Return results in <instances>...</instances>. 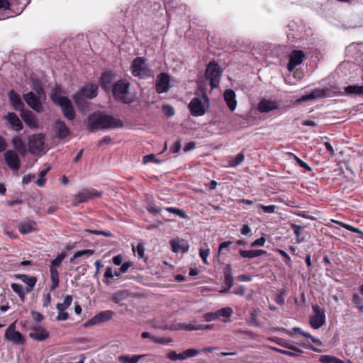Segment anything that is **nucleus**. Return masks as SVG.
I'll return each instance as SVG.
<instances>
[{
  "label": "nucleus",
  "instance_id": "f257e3e1",
  "mask_svg": "<svg viewBox=\"0 0 363 363\" xmlns=\"http://www.w3.org/2000/svg\"><path fill=\"white\" fill-rule=\"evenodd\" d=\"M84 125L86 129L92 133L101 130L121 128L124 125L121 120L100 111L89 114L84 121Z\"/></svg>",
  "mask_w": 363,
  "mask_h": 363
},
{
  "label": "nucleus",
  "instance_id": "f03ea898",
  "mask_svg": "<svg viewBox=\"0 0 363 363\" xmlns=\"http://www.w3.org/2000/svg\"><path fill=\"white\" fill-rule=\"evenodd\" d=\"M201 94L196 92V96L194 97L188 105L191 116L194 117L203 116L208 110L210 106L209 99L203 89L199 88Z\"/></svg>",
  "mask_w": 363,
  "mask_h": 363
},
{
  "label": "nucleus",
  "instance_id": "7ed1b4c3",
  "mask_svg": "<svg viewBox=\"0 0 363 363\" xmlns=\"http://www.w3.org/2000/svg\"><path fill=\"white\" fill-rule=\"evenodd\" d=\"M130 69L132 74L140 79L154 77L153 70L148 66L147 60L143 57H137L133 60Z\"/></svg>",
  "mask_w": 363,
  "mask_h": 363
},
{
  "label": "nucleus",
  "instance_id": "20e7f679",
  "mask_svg": "<svg viewBox=\"0 0 363 363\" xmlns=\"http://www.w3.org/2000/svg\"><path fill=\"white\" fill-rule=\"evenodd\" d=\"M223 68L215 61H211L206 67L205 77L209 82L211 89L219 88Z\"/></svg>",
  "mask_w": 363,
  "mask_h": 363
},
{
  "label": "nucleus",
  "instance_id": "39448f33",
  "mask_svg": "<svg viewBox=\"0 0 363 363\" xmlns=\"http://www.w3.org/2000/svg\"><path fill=\"white\" fill-rule=\"evenodd\" d=\"M130 84L125 79L117 81L112 87V94L114 99L125 104H129L132 101L127 97Z\"/></svg>",
  "mask_w": 363,
  "mask_h": 363
},
{
  "label": "nucleus",
  "instance_id": "423d86ee",
  "mask_svg": "<svg viewBox=\"0 0 363 363\" xmlns=\"http://www.w3.org/2000/svg\"><path fill=\"white\" fill-rule=\"evenodd\" d=\"M99 86L97 84L90 83L84 85L77 94L73 96L74 101H84V98L91 99L96 96Z\"/></svg>",
  "mask_w": 363,
  "mask_h": 363
},
{
  "label": "nucleus",
  "instance_id": "0eeeda50",
  "mask_svg": "<svg viewBox=\"0 0 363 363\" xmlns=\"http://www.w3.org/2000/svg\"><path fill=\"white\" fill-rule=\"evenodd\" d=\"M313 314L309 317V323L314 329H318L325 323V311L318 304L312 306Z\"/></svg>",
  "mask_w": 363,
  "mask_h": 363
},
{
  "label": "nucleus",
  "instance_id": "6e6552de",
  "mask_svg": "<svg viewBox=\"0 0 363 363\" xmlns=\"http://www.w3.org/2000/svg\"><path fill=\"white\" fill-rule=\"evenodd\" d=\"M60 106L63 116L69 121L75 118L76 113L72 102L67 96H59L56 101Z\"/></svg>",
  "mask_w": 363,
  "mask_h": 363
},
{
  "label": "nucleus",
  "instance_id": "1a4fd4ad",
  "mask_svg": "<svg viewBox=\"0 0 363 363\" xmlns=\"http://www.w3.org/2000/svg\"><path fill=\"white\" fill-rule=\"evenodd\" d=\"M28 330H30L29 337L35 341L43 342L50 337L48 330L39 324H31Z\"/></svg>",
  "mask_w": 363,
  "mask_h": 363
},
{
  "label": "nucleus",
  "instance_id": "9d476101",
  "mask_svg": "<svg viewBox=\"0 0 363 363\" xmlns=\"http://www.w3.org/2000/svg\"><path fill=\"white\" fill-rule=\"evenodd\" d=\"M4 337L6 340L11 342L14 345H23L26 343L24 336L16 330V322L12 323L6 330Z\"/></svg>",
  "mask_w": 363,
  "mask_h": 363
},
{
  "label": "nucleus",
  "instance_id": "9b49d317",
  "mask_svg": "<svg viewBox=\"0 0 363 363\" xmlns=\"http://www.w3.org/2000/svg\"><path fill=\"white\" fill-rule=\"evenodd\" d=\"M45 137L42 133L33 134L28 140V149L32 155H38L43 150Z\"/></svg>",
  "mask_w": 363,
  "mask_h": 363
},
{
  "label": "nucleus",
  "instance_id": "f8f14e48",
  "mask_svg": "<svg viewBox=\"0 0 363 363\" xmlns=\"http://www.w3.org/2000/svg\"><path fill=\"white\" fill-rule=\"evenodd\" d=\"M101 195V192L96 189H85L75 195L72 203L74 206H78L79 203L86 202L93 198H99Z\"/></svg>",
  "mask_w": 363,
  "mask_h": 363
},
{
  "label": "nucleus",
  "instance_id": "ddd939ff",
  "mask_svg": "<svg viewBox=\"0 0 363 363\" xmlns=\"http://www.w3.org/2000/svg\"><path fill=\"white\" fill-rule=\"evenodd\" d=\"M114 315L115 313L111 310L101 311L100 313L96 314L90 320L86 321L84 325L85 328H87L91 325H99L110 320Z\"/></svg>",
  "mask_w": 363,
  "mask_h": 363
},
{
  "label": "nucleus",
  "instance_id": "4468645a",
  "mask_svg": "<svg viewBox=\"0 0 363 363\" xmlns=\"http://www.w3.org/2000/svg\"><path fill=\"white\" fill-rule=\"evenodd\" d=\"M155 90L158 94L167 92L169 89V75L162 72L157 77Z\"/></svg>",
  "mask_w": 363,
  "mask_h": 363
},
{
  "label": "nucleus",
  "instance_id": "2eb2a0df",
  "mask_svg": "<svg viewBox=\"0 0 363 363\" xmlns=\"http://www.w3.org/2000/svg\"><path fill=\"white\" fill-rule=\"evenodd\" d=\"M4 160L6 164L14 171H17L21 167V160L19 156L14 150H7L4 153Z\"/></svg>",
  "mask_w": 363,
  "mask_h": 363
},
{
  "label": "nucleus",
  "instance_id": "dca6fc26",
  "mask_svg": "<svg viewBox=\"0 0 363 363\" xmlns=\"http://www.w3.org/2000/svg\"><path fill=\"white\" fill-rule=\"evenodd\" d=\"M23 99L26 104L38 113L43 111V106L40 97L37 96L33 91L23 94Z\"/></svg>",
  "mask_w": 363,
  "mask_h": 363
},
{
  "label": "nucleus",
  "instance_id": "f3484780",
  "mask_svg": "<svg viewBox=\"0 0 363 363\" xmlns=\"http://www.w3.org/2000/svg\"><path fill=\"white\" fill-rule=\"evenodd\" d=\"M305 58L304 52L302 50H293L289 55V60L287 65V69L292 72L294 69L301 65Z\"/></svg>",
  "mask_w": 363,
  "mask_h": 363
},
{
  "label": "nucleus",
  "instance_id": "a211bd4d",
  "mask_svg": "<svg viewBox=\"0 0 363 363\" xmlns=\"http://www.w3.org/2000/svg\"><path fill=\"white\" fill-rule=\"evenodd\" d=\"M53 128L55 132V136L58 139H64L70 134L69 128L66 125L65 123L60 119L55 121Z\"/></svg>",
  "mask_w": 363,
  "mask_h": 363
},
{
  "label": "nucleus",
  "instance_id": "6ab92c4d",
  "mask_svg": "<svg viewBox=\"0 0 363 363\" xmlns=\"http://www.w3.org/2000/svg\"><path fill=\"white\" fill-rule=\"evenodd\" d=\"M278 108L279 104L276 101L266 99H262L257 105V110L262 113H267Z\"/></svg>",
  "mask_w": 363,
  "mask_h": 363
},
{
  "label": "nucleus",
  "instance_id": "aec40b11",
  "mask_svg": "<svg viewBox=\"0 0 363 363\" xmlns=\"http://www.w3.org/2000/svg\"><path fill=\"white\" fill-rule=\"evenodd\" d=\"M18 231L21 234H28L38 230L37 223L32 220L21 222L18 226Z\"/></svg>",
  "mask_w": 363,
  "mask_h": 363
},
{
  "label": "nucleus",
  "instance_id": "412c9836",
  "mask_svg": "<svg viewBox=\"0 0 363 363\" xmlns=\"http://www.w3.org/2000/svg\"><path fill=\"white\" fill-rule=\"evenodd\" d=\"M224 284L225 288L221 291L222 293H227L233 285V277L232 273V267L230 264H227L223 268Z\"/></svg>",
  "mask_w": 363,
  "mask_h": 363
},
{
  "label": "nucleus",
  "instance_id": "4be33fe9",
  "mask_svg": "<svg viewBox=\"0 0 363 363\" xmlns=\"http://www.w3.org/2000/svg\"><path fill=\"white\" fill-rule=\"evenodd\" d=\"M4 118L8 121L12 130L19 132L23 129V123L15 113L9 112Z\"/></svg>",
  "mask_w": 363,
  "mask_h": 363
},
{
  "label": "nucleus",
  "instance_id": "5701e85b",
  "mask_svg": "<svg viewBox=\"0 0 363 363\" xmlns=\"http://www.w3.org/2000/svg\"><path fill=\"white\" fill-rule=\"evenodd\" d=\"M21 117L26 124L31 129H35L38 127L37 118L31 111H22L21 112Z\"/></svg>",
  "mask_w": 363,
  "mask_h": 363
},
{
  "label": "nucleus",
  "instance_id": "b1692460",
  "mask_svg": "<svg viewBox=\"0 0 363 363\" xmlns=\"http://www.w3.org/2000/svg\"><path fill=\"white\" fill-rule=\"evenodd\" d=\"M328 91V89H315L313 91H311L310 94L303 95L298 99H297V103H301L303 101H309V100H313L315 99H320L323 98L326 96V93Z\"/></svg>",
  "mask_w": 363,
  "mask_h": 363
},
{
  "label": "nucleus",
  "instance_id": "393cba45",
  "mask_svg": "<svg viewBox=\"0 0 363 363\" xmlns=\"http://www.w3.org/2000/svg\"><path fill=\"white\" fill-rule=\"evenodd\" d=\"M113 77L114 74L111 71H106L102 73L100 78V85L105 91H110Z\"/></svg>",
  "mask_w": 363,
  "mask_h": 363
},
{
  "label": "nucleus",
  "instance_id": "a878e982",
  "mask_svg": "<svg viewBox=\"0 0 363 363\" xmlns=\"http://www.w3.org/2000/svg\"><path fill=\"white\" fill-rule=\"evenodd\" d=\"M9 100L13 108L21 112L23 111L24 104L21 101L19 94H18L14 90H11L8 94Z\"/></svg>",
  "mask_w": 363,
  "mask_h": 363
},
{
  "label": "nucleus",
  "instance_id": "bb28decb",
  "mask_svg": "<svg viewBox=\"0 0 363 363\" xmlns=\"http://www.w3.org/2000/svg\"><path fill=\"white\" fill-rule=\"evenodd\" d=\"M235 93L233 89H226L224 91V100L230 111H234L237 106V101L235 99Z\"/></svg>",
  "mask_w": 363,
  "mask_h": 363
},
{
  "label": "nucleus",
  "instance_id": "cd10ccee",
  "mask_svg": "<svg viewBox=\"0 0 363 363\" xmlns=\"http://www.w3.org/2000/svg\"><path fill=\"white\" fill-rule=\"evenodd\" d=\"M173 252H187L189 245L184 240H172L170 242Z\"/></svg>",
  "mask_w": 363,
  "mask_h": 363
},
{
  "label": "nucleus",
  "instance_id": "c85d7f7f",
  "mask_svg": "<svg viewBox=\"0 0 363 363\" xmlns=\"http://www.w3.org/2000/svg\"><path fill=\"white\" fill-rule=\"evenodd\" d=\"M146 356L147 354H135L132 356L122 354L118 357V360L121 363H138L140 359Z\"/></svg>",
  "mask_w": 363,
  "mask_h": 363
},
{
  "label": "nucleus",
  "instance_id": "c756f323",
  "mask_svg": "<svg viewBox=\"0 0 363 363\" xmlns=\"http://www.w3.org/2000/svg\"><path fill=\"white\" fill-rule=\"evenodd\" d=\"M16 277L26 284L30 288L26 290L28 293L35 285L37 279L34 277H29L26 274H16Z\"/></svg>",
  "mask_w": 363,
  "mask_h": 363
},
{
  "label": "nucleus",
  "instance_id": "7c9ffc66",
  "mask_svg": "<svg viewBox=\"0 0 363 363\" xmlns=\"http://www.w3.org/2000/svg\"><path fill=\"white\" fill-rule=\"evenodd\" d=\"M352 303L354 308H356L359 312H363V298L357 293H354L351 298Z\"/></svg>",
  "mask_w": 363,
  "mask_h": 363
},
{
  "label": "nucleus",
  "instance_id": "2f4dec72",
  "mask_svg": "<svg viewBox=\"0 0 363 363\" xmlns=\"http://www.w3.org/2000/svg\"><path fill=\"white\" fill-rule=\"evenodd\" d=\"M344 89L347 94L363 96V85L362 86H359L357 84L350 85V86H345L344 88Z\"/></svg>",
  "mask_w": 363,
  "mask_h": 363
},
{
  "label": "nucleus",
  "instance_id": "473e14b6",
  "mask_svg": "<svg viewBox=\"0 0 363 363\" xmlns=\"http://www.w3.org/2000/svg\"><path fill=\"white\" fill-rule=\"evenodd\" d=\"M274 342L277 345H279V346H281L282 347H284V348H286L288 350H292V351H295L296 352H303V350H301V349L298 348L297 347H296L294 345H292L289 344L284 339L277 337L276 340H274Z\"/></svg>",
  "mask_w": 363,
  "mask_h": 363
},
{
  "label": "nucleus",
  "instance_id": "72a5a7b5",
  "mask_svg": "<svg viewBox=\"0 0 363 363\" xmlns=\"http://www.w3.org/2000/svg\"><path fill=\"white\" fill-rule=\"evenodd\" d=\"M12 145L15 150L20 153H24L26 151V147L22 139L19 136L14 137L11 140Z\"/></svg>",
  "mask_w": 363,
  "mask_h": 363
},
{
  "label": "nucleus",
  "instance_id": "f704fd0d",
  "mask_svg": "<svg viewBox=\"0 0 363 363\" xmlns=\"http://www.w3.org/2000/svg\"><path fill=\"white\" fill-rule=\"evenodd\" d=\"M50 279L52 281V284L50 286V291L55 290L59 286V272L57 269H50Z\"/></svg>",
  "mask_w": 363,
  "mask_h": 363
},
{
  "label": "nucleus",
  "instance_id": "c9c22d12",
  "mask_svg": "<svg viewBox=\"0 0 363 363\" xmlns=\"http://www.w3.org/2000/svg\"><path fill=\"white\" fill-rule=\"evenodd\" d=\"M11 287L13 289V291L18 295L21 300L22 301H24L26 298V294L27 292H25L23 286L20 284L13 283L11 284Z\"/></svg>",
  "mask_w": 363,
  "mask_h": 363
},
{
  "label": "nucleus",
  "instance_id": "e433bc0d",
  "mask_svg": "<svg viewBox=\"0 0 363 363\" xmlns=\"http://www.w3.org/2000/svg\"><path fill=\"white\" fill-rule=\"evenodd\" d=\"M67 255L65 252H62L59 254L57 257L51 261V264L50 266V269L52 268L54 269H57V267H59L63 259L66 257Z\"/></svg>",
  "mask_w": 363,
  "mask_h": 363
},
{
  "label": "nucleus",
  "instance_id": "4c0bfd02",
  "mask_svg": "<svg viewBox=\"0 0 363 363\" xmlns=\"http://www.w3.org/2000/svg\"><path fill=\"white\" fill-rule=\"evenodd\" d=\"M245 159V155L242 152L238 153L235 157H233L229 161V165L233 167H235L240 165Z\"/></svg>",
  "mask_w": 363,
  "mask_h": 363
},
{
  "label": "nucleus",
  "instance_id": "58836bf2",
  "mask_svg": "<svg viewBox=\"0 0 363 363\" xmlns=\"http://www.w3.org/2000/svg\"><path fill=\"white\" fill-rule=\"evenodd\" d=\"M291 229L294 230L296 237V242L300 243L304 241V238L301 236V230L303 229V227L296 224H291Z\"/></svg>",
  "mask_w": 363,
  "mask_h": 363
},
{
  "label": "nucleus",
  "instance_id": "ea45409f",
  "mask_svg": "<svg viewBox=\"0 0 363 363\" xmlns=\"http://www.w3.org/2000/svg\"><path fill=\"white\" fill-rule=\"evenodd\" d=\"M291 157L295 160L296 164L298 165L299 167L303 168L306 172H311L312 168L308 165L305 162L301 160L298 157H297L296 155L293 153H289Z\"/></svg>",
  "mask_w": 363,
  "mask_h": 363
},
{
  "label": "nucleus",
  "instance_id": "a19ab883",
  "mask_svg": "<svg viewBox=\"0 0 363 363\" xmlns=\"http://www.w3.org/2000/svg\"><path fill=\"white\" fill-rule=\"evenodd\" d=\"M165 210L169 212V213H174V214L179 216L180 218H184V219H188L189 218V216L185 213V211H184L182 209H179V208H175V207H167L165 208Z\"/></svg>",
  "mask_w": 363,
  "mask_h": 363
},
{
  "label": "nucleus",
  "instance_id": "79ce46f5",
  "mask_svg": "<svg viewBox=\"0 0 363 363\" xmlns=\"http://www.w3.org/2000/svg\"><path fill=\"white\" fill-rule=\"evenodd\" d=\"M257 311L256 309H252L250 312V317L247 320V322L249 325L253 326H259V323L257 320Z\"/></svg>",
  "mask_w": 363,
  "mask_h": 363
},
{
  "label": "nucleus",
  "instance_id": "37998d69",
  "mask_svg": "<svg viewBox=\"0 0 363 363\" xmlns=\"http://www.w3.org/2000/svg\"><path fill=\"white\" fill-rule=\"evenodd\" d=\"M72 302V296L67 295L65 296L63 303H57L56 308H60L61 311H65L68 308Z\"/></svg>",
  "mask_w": 363,
  "mask_h": 363
},
{
  "label": "nucleus",
  "instance_id": "c03bdc74",
  "mask_svg": "<svg viewBox=\"0 0 363 363\" xmlns=\"http://www.w3.org/2000/svg\"><path fill=\"white\" fill-rule=\"evenodd\" d=\"M127 296L125 291H119L114 293L112 296V301L115 303H119L121 301H123Z\"/></svg>",
  "mask_w": 363,
  "mask_h": 363
},
{
  "label": "nucleus",
  "instance_id": "a18cd8bd",
  "mask_svg": "<svg viewBox=\"0 0 363 363\" xmlns=\"http://www.w3.org/2000/svg\"><path fill=\"white\" fill-rule=\"evenodd\" d=\"M239 254L243 258L252 259L257 257L255 250H245L240 249L239 250Z\"/></svg>",
  "mask_w": 363,
  "mask_h": 363
},
{
  "label": "nucleus",
  "instance_id": "49530a36",
  "mask_svg": "<svg viewBox=\"0 0 363 363\" xmlns=\"http://www.w3.org/2000/svg\"><path fill=\"white\" fill-rule=\"evenodd\" d=\"M275 251L277 252L284 258V262L286 266H292V260L284 250L277 248L275 250Z\"/></svg>",
  "mask_w": 363,
  "mask_h": 363
},
{
  "label": "nucleus",
  "instance_id": "de8ad7c7",
  "mask_svg": "<svg viewBox=\"0 0 363 363\" xmlns=\"http://www.w3.org/2000/svg\"><path fill=\"white\" fill-rule=\"evenodd\" d=\"M217 313H218V318H219L220 316L225 317V318H229L233 314V310L230 307H225V308H223L220 310H218Z\"/></svg>",
  "mask_w": 363,
  "mask_h": 363
},
{
  "label": "nucleus",
  "instance_id": "09e8293b",
  "mask_svg": "<svg viewBox=\"0 0 363 363\" xmlns=\"http://www.w3.org/2000/svg\"><path fill=\"white\" fill-rule=\"evenodd\" d=\"M94 253V251L93 250H89V249L82 250L77 251L74 254V258H79V257H82L83 256H86L88 257L91 256Z\"/></svg>",
  "mask_w": 363,
  "mask_h": 363
},
{
  "label": "nucleus",
  "instance_id": "8fccbe9b",
  "mask_svg": "<svg viewBox=\"0 0 363 363\" xmlns=\"http://www.w3.org/2000/svg\"><path fill=\"white\" fill-rule=\"evenodd\" d=\"M333 222L336 223L337 224L340 225L341 227L342 228H345V229L352 232V233H362V231L357 228H355L352 225H350L349 224H346V223H344L342 222H340V221H336V220H333Z\"/></svg>",
  "mask_w": 363,
  "mask_h": 363
},
{
  "label": "nucleus",
  "instance_id": "3c124183",
  "mask_svg": "<svg viewBox=\"0 0 363 363\" xmlns=\"http://www.w3.org/2000/svg\"><path fill=\"white\" fill-rule=\"evenodd\" d=\"M48 169H43L40 172L39 178L35 181V184L39 186H43L45 184L46 179L45 176L47 174Z\"/></svg>",
  "mask_w": 363,
  "mask_h": 363
},
{
  "label": "nucleus",
  "instance_id": "603ef678",
  "mask_svg": "<svg viewBox=\"0 0 363 363\" xmlns=\"http://www.w3.org/2000/svg\"><path fill=\"white\" fill-rule=\"evenodd\" d=\"M130 266L131 264L130 262L123 263L121 267L114 272V275L116 277H120L121 274L125 273Z\"/></svg>",
  "mask_w": 363,
  "mask_h": 363
},
{
  "label": "nucleus",
  "instance_id": "864d4df0",
  "mask_svg": "<svg viewBox=\"0 0 363 363\" xmlns=\"http://www.w3.org/2000/svg\"><path fill=\"white\" fill-rule=\"evenodd\" d=\"M274 350L282 354L291 356V357H298L300 356L303 352H296L295 351H289V350H284L279 348H274Z\"/></svg>",
  "mask_w": 363,
  "mask_h": 363
},
{
  "label": "nucleus",
  "instance_id": "5fc2aeb1",
  "mask_svg": "<svg viewBox=\"0 0 363 363\" xmlns=\"http://www.w3.org/2000/svg\"><path fill=\"white\" fill-rule=\"evenodd\" d=\"M143 162L144 164H147L148 162H155L157 164H160L161 160L157 159L154 154H149L143 157Z\"/></svg>",
  "mask_w": 363,
  "mask_h": 363
},
{
  "label": "nucleus",
  "instance_id": "6e6d98bb",
  "mask_svg": "<svg viewBox=\"0 0 363 363\" xmlns=\"http://www.w3.org/2000/svg\"><path fill=\"white\" fill-rule=\"evenodd\" d=\"M209 253H210L209 248H206V249L201 248L199 250V256L201 257L203 262L205 264H208V262L207 260V257L209 255Z\"/></svg>",
  "mask_w": 363,
  "mask_h": 363
},
{
  "label": "nucleus",
  "instance_id": "4d7b16f0",
  "mask_svg": "<svg viewBox=\"0 0 363 363\" xmlns=\"http://www.w3.org/2000/svg\"><path fill=\"white\" fill-rule=\"evenodd\" d=\"M258 208H261L263 212L267 213H272L275 211L276 206L275 205H269V206H264L263 204H259L257 206Z\"/></svg>",
  "mask_w": 363,
  "mask_h": 363
},
{
  "label": "nucleus",
  "instance_id": "13d9d810",
  "mask_svg": "<svg viewBox=\"0 0 363 363\" xmlns=\"http://www.w3.org/2000/svg\"><path fill=\"white\" fill-rule=\"evenodd\" d=\"M58 311V315L56 317V320L62 321L67 320L69 318V314L65 311H61L60 308H56Z\"/></svg>",
  "mask_w": 363,
  "mask_h": 363
},
{
  "label": "nucleus",
  "instance_id": "bf43d9fd",
  "mask_svg": "<svg viewBox=\"0 0 363 363\" xmlns=\"http://www.w3.org/2000/svg\"><path fill=\"white\" fill-rule=\"evenodd\" d=\"M172 341V338L169 337H157L152 338V342L157 344L167 345Z\"/></svg>",
  "mask_w": 363,
  "mask_h": 363
},
{
  "label": "nucleus",
  "instance_id": "052dcab7",
  "mask_svg": "<svg viewBox=\"0 0 363 363\" xmlns=\"http://www.w3.org/2000/svg\"><path fill=\"white\" fill-rule=\"evenodd\" d=\"M146 209L147 211L150 213H152V214H155V213H159L161 212L162 209L160 207L156 206V205H154L152 203H150L147 207H146Z\"/></svg>",
  "mask_w": 363,
  "mask_h": 363
},
{
  "label": "nucleus",
  "instance_id": "680f3d73",
  "mask_svg": "<svg viewBox=\"0 0 363 363\" xmlns=\"http://www.w3.org/2000/svg\"><path fill=\"white\" fill-rule=\"evenodd\" d=\"M162 111L167 117H172L174 114V110L172 106L164 105L162 106Z\"/></svg>",
  "mask_w": 363,
  "mask_h": 363
},
{
  "label": "nucleus",
  "instance_id": "e2e57ef3",
  "mask_svg": "<svg viewBox=\"0 0 363 363\" xmlns=\"http://www.w3.org/2000/svg\"><path fill=\"white\" fill-rule=\"evenodd\" d=\"M266 239L262 236L252 242L250 245L252 247H262L264 245Z\"/></svg>",
  "mask_w": 363,
  "mask_h": 363
},
{
  "label": "nucleus",
  "instance_id": "0e129e2a",
  "mask_svg": "<svg viewBox=\"0 0 363 363\" xmlns=\"http://www.w3.org/2000/svg\"><path fill=\"white\" fill-rule=\"evenodd\" d=\"M200 350L198 349L190 348L184 351L186 358L193 357L199 354Z\"/></svg>",
  "mask_w": 363,
  "mask_h": 363
},
{
  "label": "nucleus",
  "instance_id": "69168bd1",
  "mask_svg": "<svg viewBox=\"0 0 363 363\" xmlns=\"http://www.w3.org/2000/svg\"><path fill=\"white\" fill-rule=\"evenodd\" d=\"M334 359L335 357L331 355H321L319 358L321 363H333Z\"/></svg>",
  "mask_w": 363,
  "mask_h": 363
},
{
  "label": "nucleus",
  "instance_id": "338daca9",
  "mask_svg": "<svg viewBox=\"0 0 363 363\" xmlns=\"http://www.w3.org/2000/svg\"><path fill=\"white\" fill-rule=\"evenodd\" d=\"M218 318V313H217V311L214 312V313H212V312H209V313H206L205 315H204V319L207 322H209V321H212V320H216Z\"/></svg>",
  "mask_w": 363,
  "mask_h": 363
},
{
  "label": "nucleus",
  "instance_id": "774afa93",
  "mask_svg": "<svg viewBox=\"0 0 363 363\" xmlns=\"http://www.w3.org/2000/svg\"><path fill=\"white\" fill-rule=\"evenodd\" d=\"M182 147L181 140H177L170 147L169 150L172 153H177Z\"/></svg>",
  "mask_w": 363,
  "mask_h": 363
}]
</instances>
